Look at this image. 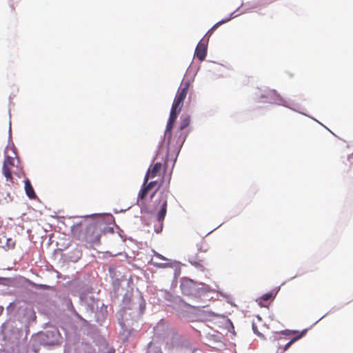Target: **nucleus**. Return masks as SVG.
Returning <instances> with one entry per match:
<instances>
[{
	"mask_svg": "<svg viewBox=\"0 0 353 353\" xmlns=\"http://www.w3.org/2000/svg\"><path fill=\"white\" fill-rule=\"evenodd\" d=\"M101 229L97 223L81 221L72 227V235L87 248H93L100 243Z\"/></svg>",
	"mask_w": 353,
	"mask_h": 353,
	"instance_id": "f257e3e1",
	"label": "nucleus"
},
{
	"mask_svg": "<svg viewBox=\"0 0 353 353\" xmlns=\"http://www.w3.org/2000/svg\"><path fill=\"white\" fill-rule=\"evenodd\" d=\"M20 335L21 330L14 325V322L8 321L3 324L1 330L3 345L7 346L17 343Z\"/></svg>",
	"mask_w": 353,
	"mask_h": 353,
	"instance_id": "f03ea898",
	"label": "nucleus"
},
{
	"mask_svg": "<svg viewBox=\"0 0 353 353\" xmlns=\"http://www.w3.org/2000/svg\"><path fill=\"white\" fill-rule=\"evenodd\" d=\"M40 342L43 345H57L60 343L61 336L56 327H52L39 334Z\"/></svg>",
	"mask_w": 353,
	"mask_h": 353,
	"instance_id": "7ed1b4c3",
	"label": "nucleus"
},
{
	"mask_svg": "<svg viewBox=\"0 0 353 353\" xmlns=\"http://www.w3.org/2000/svg\"><path fill=\"white\" fill-rule=\"evenodd\" d=\"M190 83L188 81L182 82L174 99L172 106L182 109L183 102L188 94Z\"/></svg>",
	"mask_w": 353,
	"mask_h": 353,
	"instance_id": "20e7f679",
	"label": "nucleus"
},
{
	"mask_svg": "<svg viewBox=\"0 0 353 353\" xmlns=\"http://www.w3.org/2000/svg\"><path fill=\"white\" fill-rule=\"evenodd\" d=\"M159 203H161V208L157 214V221L158 226L155 227L154 230L157 233H160L163 229V223L165 219V216L167 213V195H162L159 199Z\"/></svg>",
	"mask_w": 353,
	"mask_h": 353,
	"instance_id": "39448f33",
	"label": "nucleus"
},
{
	"mask_svg": "<svg viewBox=\"0 0 353 353\" xmlns=\"http://www.w3.org/2000/svg\"><path fill=\"white\" fill-rule=\"evenodd\" d=\"M16 159L14 157L6 156L4 159L2 171L6 181L14 183L12 175V169L15 166Z\"/></svg>",
	"mask_w": 353,
	"mask_h": 353,
	"instance_id": "423d86ee",
	"label": "nucleus"
},
{
	"mask_svg": "<svg viewBox=\"0 0 353 353\" xmlns=\"http://www.w3.org/2000/svg\"><path fill=\"white\" fill-rule=\"evenodd\" d=\"M277 290H272L271 292L265 293L261 296L259 297L256 299V302L261 307H267L268 304L274 301L277 294Z\"/></svg>",
	"mask_w": 353,
	"mask_h": 353,
	"instance_id": "0eeeda50",
	"label": "nucleus"
},
{
	"mask_svg": "<svg viewBox=\"0 0 353 353\" xmlns=\"http://www.w3.org/2000/svg\"><path fill=\"white\" fill-rule=\"evenodd\" d=\"M163 165L161 163H156L152 168H149L145 175V182H148L150 179H153L160 174Z\"/></svg>",
	"mask_w": 353,
	"mask_h": 353,
	"instance_id": "6e6552de",
	"label": "nucleus"
},
{
	"mask_svg": "<svg viewBox=\"0 0 353 353\" xmlns=\"http://www.w3.org/2000/svg\"><path fill=\"white\" fill-rule=\"evenodd\" d=\"M109 272L111 274L112 278L114 280V285H121L122 284L121 282L127 281L126 276L121 275L119 271H117V268L115 267H110Z\"/></svg>",
	"mask_w": 353,
	"mask_h": 353,
	"instance_id": "1a4fd4ad",
	"label": "nucleus"
},
{
	"mask_svg": "<svg viewBox=\"0 0 353 353\" xmlns=\"http://www.w3.org/2000/svg\"><path fill=\"white\" fill-rule=\"evenodd\" d=\"M207 54V47L206 46L199 42L196 48L194 56L199 60L203 61L205 59Z\"/></svg>",
	"mask_w": 353,
	"mask_h": 353,
	"instance_id": "9d476101",
	"label": "nucleus"
},
{
	"mask_svg": "<svg viewBox=\"0 0 353 353\" xmlns=\"http://www.w3.org/2000/svg\"><path fill=\"white\" fill-rule=\"evenodd\" d=\"M25 190L27 196L30 199H34L36 197L34 190L31 185L30 181L28 179L26 180L25 181Z\"/></svg>",
	"mask_w": 353,
	"mask_h": 353,
	"instance_id": "9b49d317",
	"label": "nucleus"
},
{
	"mask_svg": "<svg viewBox=\"0 0 353 353\" xmlns=\"http://www.w3.org/2000/svg\"><path fill=\"white\" fill-rule=\"evenodd\" d=\"M147 183L148 182L145 183V181H143L142 188H141L138 194L139 199L144 200L146 196L148 195L149 191L151 190L150 188L148 186Z\"/></svg>",
	"mask_w": 353,
	"mask_h": 353,
	"instance_id": "f8f14e48",
	"label": "nucleus"
},
{
	"mask_svg": "<svg viewBox=\"0 0 353 353\" xmlns=\"http://www.w3.org/2000/svg\"><path fill=\"white\" fill-rule=\"evenodd\" d=\"M147 183L148 182L145 183V181H143L142 188H141L138 194L139 199L144 200L146 196L148 195L149 191L151 190L150 188L148 186Z\"/></svg>",
	"mask_w": 353,
	"mask_h": 353,
	"instance_id": "ddd939ff",
	"label": "nucleus"
},
{
	"mask_svg": "<svg viewBox=\"0 0 353 353\" xmlns=\"http://www.w3.org/2000/svg\"><path fill=\"white\" fill-rule=\"evenodd\" d=\"M181 109L172 105L170 114L168 119V122L174 123L177 118L178 114L181 112Z\"/></svg>",
	"mask_w": 353,
	"mask_h": 353,
	"instance_id": "4468645a",
	"label": "nucleus"
},
{
	"mask_svg": "<svg viewBox=\"0 0 353 353\" xmlns=\"http://www.w3.org/2000/svg\"><path fill=\"white\" fill-rule=\"evenodd\" d=\"M199 252H206L209 250V246L205 241L201 238L200 241L196 245Z\"/></svg>",
	"mask_w": 353,
	"mask_h": 353,
	"instance_id": "2eb2a0df",
	"label": "nucleus"
},
{
	"mask_svg": "<svg viewBox=\"0 0 353 353\" xmlns=\"http://www.w3.org/2000/svg\"><path fill=\"white\" fill-rule=\"evenodd\" d=\"M190 116L187 115V116L183 117L181 118V124H180V127H179L180 130H183V129L187 128L190 125Z\"/></svg>",
	"mask_w": 353,
	"mask_h": 353,
	"instance_id": "dca6fc26",
	"label": "nucleus"
},
{
	"mask_svg": "<svg viewBox=\"0 0 353 353\" xmlns=\"http://www.w3.org/2000/svg\"><path fill=\"white\" fill-rule=\"evenodd\" d=\"M174 123L168 122L167 123L166 129L165 132V137H168V144H170V138H171V130L173 128Z\"/></svg>",
	"mask_w": 353,
	"mask_h": 353,
	"instance_id": "f3484780",
	"label": "nucleus"
},
{
	"mask_svg": "<svg viewBox=\"0 0 353 353\" xmlns=\"http://www.w3.org/2000/svg\"><path fill=\"white\" fill-rule=\"evenodd\" d=\"M194 285V281L192 279L185 277L181 279L180 287H192Z\"/></svg>",
	"mask_w": 353,
	"mask_h": 353,
	"instance_id": "a211bd4d",
	"label": "nucleus"
},
{
	"mask_svg": "<svg viewBox=\"0 0 353 353\" xmlns=\"http://www.w3.org/2000/svg\"><path fill=\"white\" fill-rule=\"evenodd\" d=\"M19 303V302L10 303L9 304V305L7 307L8 312L10 313H12L16 308H18L19 310H20L21 307L17 306V305Z\"/></svg>",
	"mask_w": 353,
	"mask_h": 353,
	"instance_id": "6ab92c4d",
	"label": "nucleus"
},
{
	"mask_svg": "<svg viewBox=\"0 0 353 353\" xmlns=\"http://www.w3.org/2000/svg\"><path fill=\"white\" fill-rule=\"evenodd\" d=\"M75 256L74 257L70 256V260L73 262H77L82 256V252L81 250L76 249L74 250Z\"/></svg>",
	"mask_w": 353,
	"mask_h": 353,
	"instance_id": "aec40b11",
	"label": "nucleus"
},
{
	"mask_svg": "<svg viewBox=\"0 0 353 353\" xmlns=\"http://www.w3.org/2000/svg\"><path fill=\"white\" fill-rule=\"evenodd\" d=\"M14 284L13 281L10 279L0 278V285H10Z\"/></svg>",
	"mask_w": 353,
	"mask_h": 353,
	"instance_id": "412c9836",
	"label": "nucleus"
},
{
	"mask_svg": "<svg viewBox=\"0 0 353 353\" xmlns=\"http://www.w3.org/2000/svg\"><path fill=\"white\" fill-rule=\"evenodd\" d=\"M6 245L8 249H13L15 247V241L12 239H8Z\"/></svg>",
	"mask_w": 353,
	"mask_h": 353,
	"instance_id": "4be33fe9",
	"label": "nucleus"
},
{
	"mask_svg": "<svg viewBox=\"0 0 353 353\" xmlns=\"http://www.w3.org/2000/svg\"><path fill=\"white\" fill-rule=\"evenodd\" d=\"M301 338V335L300 336H298L296 337H294V339H292L290 341H289L284 347V351H286L290 346L291 345L295 342L296 341H297L299 339Z\"/></svg>",
	"mask_w": 353,
	"mask_h": 353,
	"instance_id": "5701e85b",
	"label": "nucleus"
},
{
	"mask_svg": "<svg viewBox=\"0 0 353 353\" xmlns=\"http://www.w3.org/2000/svg\"><path fill=\"white\" fill-rule=\"evenodd\" d=\"M157 181H150V182H148L147 183V185L149 188H150V189L152 190V188H154L155 185H157Z\"/></svg>",
	"mask_w": 353,
	"mask_h": 353,
	"instance_id": "b1692460",
	"label": "nucleus"
},
{
	"mask_svg": "<svg viewBox=\"0 0 353 353\" xmlns=\"http://www.w3.org/2000/svg\"><path fill=\"white\" fill-rule=\"evenodd\" d=\"M226 299V301L230 303L232 305H236L234 302V299L230 297V296H224Z\"/></svg>",
	"mask_w": 353,
	"mask_h": 353,
	"instance_id": "393cba45",
	"label": "nucleus"
},
{
	"mask_svg": "<svg viewBox=\"0 0 353 353\" xmlns=\"http://www.w3.org/2000/svg\"><path fill=\"white\" fill-rule=\"evenodd\" d=\"M23 310L25 312V313L26 314H30V315L34 314V313L31 308L26 307Z\"/></svg>",
	"mask_w": 353,
	"mask_h": 353,
	"instance_id": "a878e982",
	"label": "nucleus"
},
{
	"mask_svg": "<svg viewBox=\"0 0 353 353\" xmlns=\"http://www.w3.org/2000/svg\"><path fill=\"white\" fill-rule=\"evenodd\" d=\"M190 262L192 265H195V266H199V265H201V264H200V263H199V262H198V261H195V260H193V259H192V260H190Z\"/></svg>",
	"mask_w": 353,
	"mask_h": 353,
	"instance_id": "bb28decb",
	"label": "nucleus"
},
{
	"mask_svg": "<svg viewBox=\"0 0 353 353\" xmlns=\"http://www.w3.org/2000/svg\"><path fill=\"white\" fill-rule=\"evenodd\" d=\"M224 23V21H220V22H219V23H216V24L212 27V30H214V29L216 28H217V27H218L221 23Z\"/></svg>",
	"mask_w": 353,
	"mask_h": 353,
	"instance_id": "cd10ccee",
	"label": "nucleus"
},
{
	"mask_svg": "<svg viewBox=\"0 0 353 353\" xmlns=\"http://www.w3.org/2000/svg\"><path fill=\"white\" fill-rule=\"evenodd\" d=\"M202 291H201V293H207V292H210V290H207V288H201Z\"/></svg>",
	"mask_w": 353,
	"mask_h": 353,
	"instance_id": "c85d7f7f",
	"label": "nucleus"
},
{
	"mask_svg": "<svg viewBox=\"0 0 353 353\" xmlns=\"http://www.w3.org/2000/svg\"><path fill=\"white\" fill-rule=\"evenodd\" d=\"M3 311V307L2 306H0V315L2 314Z\"/></svg>",
	"mask_w": 353,
	"mask_h": 353,
	"instance_id": "c756f323",
	"label": "nucleus"
},
{
	"mask_svg": "<svg viewBox=\"0 0 353 353\" xmlns=\"http://www.w3.org/2000/svg\"><path fill=\"white\" fill-rule=\"evenodd\" d=\"M157 190H155L151 195V198L154 197V196L155 195V193H156Z\"/></svg>",
	"mask_w": 353,
	"mask_h": 353,
	"instance_id": "7c9ffc66",
	"label": "nucleus"
},
{
	"mask_svg": "<svg viewBox=\"0 0 353 353\" xmlns=\"http://www.w3.org/2000/svg\"><path fill=\"white\" fill-rule=\"evenodd\" d=\"M39 287H48L47 285H40Z\"/></svg>",
	"mask_w": 353,
	"mask_h": 353,
	"instance_id": "2f4dec72",
	"label": "nucleus"
},
{
	"mask_svg": "<svg viewBox=\"0 0 353 353\" xmlns=\"http://www.w3.org/2000/svg\"><path fill=\"white\" fill-rule=\"evenodd\" d=\"M254 332L256 333V331L255 330L254 326H253Z\"/></svg>",
	"mask_w": 353,
	"mask_h": 353,
	"instance_id": "473e14b6",
	"label": "nucleus"
}]
</instances>
